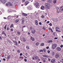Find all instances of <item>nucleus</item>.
<instances>
[{"mask_svg": "<svg viewBox=\"0 0 63 63\" xmlns=\"http://www.w3.org/2000/svg\"><path fill=\"white\" fill-rule=\"evenodd\" d=\"M26 48L28 49H29V46H27L26 47Z\"/></svg>", "mask_w": 63, "mask_h": 63, "instance_id": "obj_36", "label": "nucleus"}, {"mask_svg": "<svg viewBox=\"0 0 63 63\" xmlns=\"http://www.w3.org/2000/svg\"><path fill=\"white\" fill-rule=\"evenodd\" d=\"M15 45H16V46H17V42H15Z\"/></svg>", "mask_w": 63, "mask_h": 63, "instance_id": "obj_42", "label": "nucleus"}, {"mask_svg": "<svg viewBox=\"0 0 63 63\" xmlns=\"http://www.w3.org/2000/svg\"><path fill=\"white\" fill-rule=\"evenodd\" d=\"M53 34L54 35V36H56V33H55L54 32L53 33Z\"/></svg>", "mask_w": 63, "mask_h": 63, "instance_id": "obj_32", "label": "nucleus"}, {"mask_svg": "<svg viewBox=\"0 0 63 63\" xmlns=\"http://www.w3.org/2000/svg\"><path fill=\"white\" fill-rule=\"evenodd\" d=\"M24 60L25 61V62H27V59H24Z\"/></svg>", "mask_w": 63, "mask_h": 63, "instance_id": "obj_40", "label": "nucleus"}, {"mask_svg": "<svg viewBox=\"0 0 63 63\" xmlns=\"http://www.w3.org/2000/svg\"><path fill=\"white\" fill-rule=\"evenodd\" d=\"M48 61H50V59H48Z\"/></svg>", "mask_w": 63, "mask_h": 63, "instance_id": "obj_61", "label": "nucleus"}, {"mask_svg": "<svg viewBox=\"0 0 63 63\" xmlns=\"http://www.w3.org/2000/svg\"><path fill=\"white\" fill-rule=\"evenodd\" d=\"M49 25L50 26H52V24L51 23H50L49 24Z\"/></svg>", "mask_w": 63, "mask_h": 63, "instance_id": "obj_39", "label": "nucleus"}, {"mask_svg": "<svg viewBox=\"0 0 63 63\" xmlns=\"http://www.w3.org/2000/svg\"><path fill=\"white\" fill-rule=\"evenodd\" d=\"M57 13H59V11L57 10Z\"/></svg>", "mask_w": 63, "mask_h": 63, "instance_id": "obj_57", "label": "nucleus"}, {"mask_svg": "<svg viewBox=\"0 0 63 63\" xmlns=\"http://www.w3.org/2000/svg\"><path fill=\"white\" fill-rule=\"evenodd\" d=\"M0 1L3 3H6V0H0Z\"/></svg>", "mask_w": 63, "mask_h": 63, "instance_id": "obj_6", "label": "nucleus"}, {"mask_svg": "<svg viewBox=\"0 0 63 63\" xmlns=\"http://www.w3.org/2000/svg\"><path fill=\"white\" fill-rule=\"evenodd\" d=\"M31 31L32 33V34H35V32H36V31H35V30L32 31Z\"/></svg>", "mask_w": 63, "mask_h": 63, "instance_id": "obj_11", "label": "nucleus"}, {"mask_svg": "<svg viewBox=\"0 0 63 63\" xmlns=\"http://www.w3.org/2000/svg\"><path fill=\"white\" fill-rule=\"evenodd\" d=\"M46 48L47 49H48L49 48V47H46Z\"/></svg>", "mask_w": 63, "mask_h": 63, "instance_id": "obj_53", "label": "nucleus"}, {"mask_svg": "<svg viewBox=\"0 0 63 63\" xmlns=\"http://www.w3.org/2000/svg\"><path fill=\"white\" fill-rule=\"evenodd\" d=\"M57 47V45L56 44H54L53 45L52 48L53 49H55Z\"/></svg>", "mask_w": 63, "mask_h": 63, "instance_id": "obj_2", "label": "nucleus"}, {"mask_svg": "<svg viewBox=\"0 0 63 63\" xmlns=\"http://www.w3.org/2000/svg\"><path fill=\"white\" fill-rule=\"evenodd\" d=\"M44 51L43 50H40V52H43Z\"/></svg>", "mask_w": 63, "mask_h": 63, "instance_id": "obj_35", "label": "nucleus"}, {"mask_svg": "<svg viewBox=\"0 0 63 63\" xmlns=\"http://www.w3.org/2000/svg\"><path fill=\"white\" fill-rule=\"evenodd\" d=\"M31 40H32V41H34L35 40V39L34 38H33L31 36Z\"/></svg>", "mask_w": 63, "mask_h": 63, "instance_id": "obj_13", "label": "nucleus"}, {"mask_svg": "<svg viewBox=\"0 0 63 63\" xmlns=\"http://www.w3.org/2000/svg\"><path fill=\"white\" fill-rule=\"evenodd\" d=\"M23 42H26V40L25 39V38H23Z\"/></svg>", "mask_w": 63, "mask_h": 63, "instance_id": "obj_22", "label": "nucleus"}, {"mask_svg": "<svg viewBox=\"0 0 63 63\" xmlns=\"http://www.w3.org/2000/svg\"><path fill=\"white\" fill-rule=\"evenodd\" d=\"M8 3L9 6H12V4L11 3V2H8Z\"/></svg>", "mask_w": 63, "mask_h": 63, "instance_id": "obj_10", "label": "nucleus"}, {"mask_svg": "<svg viewBox=\"0 0 63 63\" xmlns=\"http://www.w3.org/2000/svg\"><path fill=\"white\" fill-rule=\"evenodd\" d=\"M3 60L4 61H5V60H6V59H5V58H3Z\"/></svg>", "mask_w": 63, "mask_h": 63, "instance_id": "obj_56", "label": "nucleus"}, {"mask_svg": "<svg viewBox=\"0 0 63 63\" xmlns=\"http://www.w3.org/2000/svg\"><path fill=\"white\" fill-rule=\"evenodd\" d=\"M13 42H14L15 43H16V41H15L14 40H13Z\"/></svg>", "mask_w": 63, "mask_h": 63, "instance_id": "obj_48", "label": "nucleus"}, {"mask_svg": "<svg viewBox=\"0 0 63 63\" xmlns=\"http://www.w3.org/2000/svg\"><path fill=\"white\" fill-rule=\"evenodd\" d=\"M34 58L35 59H39V57L37 56H35Z\"/></svg>", "mask_w": 63, "mask_h": 63, "instance_id": "obj_16", "label": "nucleus"}, {"mask_svg": "<svg viewBox=\"0 0 63 63\" xmlns=\"http://www.w3.org/2000/svg\"><path fill=\"white\" fill-rule=\"evenodd\" d=\"M47 23H48V24L49 23V21H47Z\"/></svg>", "mask_w": 63, "mask_h": 63, "instance_id": "obj_52", "label": "nucleus"}, {"mask_svg": "<svg viewBox=\"0 0 63 63\" xmlns=\"http://www.w3.org/2000/svg\"><path fill=\"white\" fill-rule=\"evenodd\" d=\"M35 5L36 7H38L39 6V4L38 2H36L35 3Z\"/></svg>", "mask_w": 63, "mask_h": 63, "instance_id": "obj_4", "label": "nucleus"}, {"mask_svg": "<svg viewBox=\"0 0 63 63\" xmlns=\"http://www.w3.org/2000/svg\"><path fill=\"white\" fill-rule=\"evenodd\" d=\"M45 45L44 43H42L41 44V46H44Z\"/></svg>", "mask_w": 63, "mask_h": 63, "instance_id": "obj_17", "label": "nucleus"}, {"mask_svg": "<svg viewBox=\"0 0 63 63\" xmlns=\"http://www.w3.org/2000/svg\"><path fill=\"white\" fill-rule=\"evenodd\" d=\"M56 29H59L60 28H59L58 27H56Z\"/></svg>", "mask_w": 63, "mask_h": 63, "instance_id": "obj_37", "label": "nucleus"}, {"mask_svg": "<svg viewBox=\"0 0 63 63\" xmlns=\"http://www.w3.org/2000/svg\"><path fill=\"white\" fill-rule=\"evenodd\" d=\"M56 9L57 10H59V8L58 7H56Z\"/></svg>", "mask_w": 63, "mask_h": 63, "instance_id": "obj_55", "label": "nucleus"}, {"mask_svg": "<svg viewBox=\"0 0 63 63\" xmlns=\"http://www.w3.org/2000/svg\"><path fill=\"white\" fill-rule=\"evenodd\" d=\"M55 57L56 58H58L59 57V55L58 53H56L55 54Z\"/></svg>", "mask_w": 63, "mask_h": 63, "instance_id": "obj_3", "label": "nucleus"}, {"mask_svg": "<svg viewBox=\"0 0 63 63\" xmlns=\"http://www.w3.org/2000/svg\"><path fill=\"white\" fill-rule=\"evenodd\" d=\"M22 15L23 16H27V14H25L24 13H23Z\"/></svg>", "mask_w": 63, "mask_h": 63, "instance_id": "obj_12", "label": "nucleus"}, {"mask_svg": "<svg viewBox=\"0 0 63 63\" xmlns=\"http://www.w3.org/2000/svg\"><path fill=\"white\" fill-rule=\"evenodd\" d=\"M10 56H9L7 57V59H10Z\"/></svg>", "mask_w": 63, "mask_h": 63, "instance_id": "obj_46", "label": "nucleus"}, {"mask_svg": "<svg viewBox=\"0 0 63 63\" xmlns=\"http://www.w3.org/2000/svg\"><path fill=\"white\" fill-rule=\"evenodd\" d=\"M17 33L19 35H20V32H17Z\"/></svg>", "mask_w": 63, "mask_h": 63, "instance_id": "obj_27", "label": "nucleus"}, {"mask_svg": "<svg viewBox=\"0 0 63 63\" xmlns=\"http://www.w3.org/2000/svg\"><path fill=\"white\" fill-rule=\"evenodd\" d=\"M8 19H11V16H9L8 17Z\"/></svg>", "mask_w": 63, "mask_h": 63, "instance_id": "obj_26", "label": "nucleus"}, {"mask_svg": "<svg viewBox=\"0 0 63 63\" xmlns=\"http://www.w3.org/2000/svg\"><path fill=\"white\" fill-rule=\"evenodd\" d=\"M35 24L36 25H38V24H39V23H38V21L37 20H35Z\"/></svg>", "mask_w": 63, "mask_h": 63, "instance_id": "obj_5", "label": "nucleus"}, {"mask_svg": "<svg viewBox=\"0 0 63 63\" xmlns=\"http://www.w3.org/2000/svg\"><path fill=\"white\" fill-rule=\"evenodd\" d=\"M41 17L42 18H45V16H44V15H42V16Z\"/></svg>", "mask_w": 63, "mask_h": 63, "instance_id": "obj_23", "label": "nucleus"}, {"mask_svg": "<svg viewBox=\"0 0 63 63\" xmlns=\"http://www.w3.org/2000/svg\"><path fill=\"white\" fill-rule=\"evenodd\" d=\"M35 59V58H34V57H32V60H34Z\"/></svg>", "mask_w": 63, "mask_h": 63, "instance_id": "obj_62", "label": "nucleus"}, {"mask_svg": "<svg viewBox=\"0 0 63 63\" xmlns=\"http://www.w3.org/2000/svg\"><path fill=\"white\" fill-rule=\"evenodd\" d=\"M61 11H63V8L61 10Z\"/></svg>", "mask_w": 63, "mask_h": 63, "instance_id": "obj_64", "label": "nucleus"}, {"mask_svg": "<svg viewBox=\"0 0 63 63\" xmlns=\"http://www.w3.org/2000/svg\"><path fill=\"white\" fill-rule=\"evenodd\" d=\"M24 27H25V26H23V28H22L23 30V28H24Z\"/></svg>", "mask_w": 63, "mask_h": 63, "instance_id": "obj_47", "label": "nucleus"}, {"mask_svg": "<svg viewBox=\"0 0 63 63\" xmlns=\"http://www.w3.org/2000/svg\"><path fill=\"white\" fill-rule=\"evenodd\" d=\"M39 45V42H37L36 43V46H38V45Z\"/></svg>", "mask_w": 63, "mask_h": 63, "instance_id": "obj_24", "label": "nucleus"}, {"mask_svg": "<svg viewBox=\"0 0 63 63\" xmlns=\"http://www.w3.org/2000/svg\"><path fill=\"white\" fill-rule=\"evenodd\" d=\"M43 50L44 52H46V50L44 48L43 49Z\"/></svg>", "mask_w": 63, "mask_h": 63, "instance_id": "obj_33", "label": "nucleus"}, {"mask_svg": "<svg viewBox=\"0 0 63 63\" xmlns=\"http://www.w3.org/2000/svg\"><path fill=\"white\" fill-rule=\"evenodd\" d=\"M51 55L52 56H54V52H53L52 53Z\"/></svg>", "mask_w": 63, "mask_h": 63, "instance_id": "obj_20", "label": "nucleus"}, {"mask_svg": "<svg viewBox=\"0 0 63 63\" xmlns=\"http://www.w3.org/2000/svg\"><path fill=\"white\" fill-rule=\"evenodd\" d=\"M52 40H48V43H52Z\"/></svg>", "mask_w": 63, "mask_h": 63, "instance_id": "obj_15", "label": "nucleus"}, {"mask_svg": "<svg viewBox=\"0 0 63 63\" xmlns=\"http://www.w3.org/2000/svg\"><path fill=\"white\" fill-rule=\"evenodd\" d=\"M58 39V37H55L54 38V39L55 40H56V39Z\"/></svg>", "mask_w": 63, "mask_h": 63, "instance_id": "obj_43", "label": "nucleus"}, {"mask_svg": "<svg viewBox=\"0 0 63 63\" xmlns=\"http://www.w3.org/2000/svg\"><path fill=\"white\" fill-rule=\"evenodd\" d=\"M14 26V25L13 24H12L10 26V28H12V27H13Z\"/></svg>", "mask_w": 63, "mask_h": 63, "instance_id": "obj_21", "label": "nucleus"}, {"mask_svg": "<svg viewBox=\"0 0 63 63\" xmlns=\"http://www.w3.org/2000/svg\"><path fill=\"white\" fill-rule=\"evenodd\" d=\"M2 14V13H1V12L0 11V15H1Z\"/></svg>", "mask_w": 63, "mask_h": 63, "instance_id": "obj_63", "label": "nucleus"}, {"mask_svg": "<svg viewBox=\"0 0 63 63\" xmlns=\"http://www.w3.org/2000/svg\"><path fill=\"white\" fill-rule=\"evenodd\" d=\"M23 55L22 53H21L20 54V56H22Z\"/></svg>", "mask_w": 63, "mask_h": 63, "instance_id": "obj_38", "label": "nucleus"}, {"mask_svg": "<svg viewBox=\"0 0 63 63\" xmlns=\"http://www.w3.org/2000/svg\"><path fill=\"white\" fill-rule=\"evenodd\" d=\"M55 60L54 59H52L51 61V62L52 63H55Z\"/></svg>", "mask_w": 63, "mask_h": 63, "instance_id": "obj_8", "label": "nucleus"}, {"mask_svg": "<svg viewBox=\"0 0 63 63\" xmlns=\"http://www.w3.org/2000/svg\"><path fill=\"white\" fill-rule=\"evenodd\" d=\"M22 21H24V19L23 18H22Z\"/></svg>", "mask_w": 63, "mask_h": 63, "instance_id": "obj_45", "label": "nucleus"}, {"mask_svg": "<svg viewBox=\"0 0 63 63\" xmlns=\"http://www.w3.org/2000/svg\"><path fill=\"white\" fill-rule=\"evenodd\" d=\"M43 29H44V30H46V28H45L44 27H43Z\"/></svg>", "mask_w": 63, "mask_h": 63, "instance_id": "obj_34", "label": "nucleus"}, {"mask_svg": "<svg viewBox=\"0 0 63 63\" xmlns=\"http://www.w3.org/2000/svg\"><path fill=\"white\" fill-rule=\"evenodd\" d=\"M44 9H45V7L44 6H42L41 7V10H44Z\"/></svg>", "mask_w": 63, "mask_h": 63, "instance_id": "obj_14", "label": "nucleus"}, {"mask_svg": "<svg viewBox=\"0 0 63 63\" xmlns=\"http://www.w3.org/2000/svg\"><path fill=\"white\" fill-rule=\"evenodd\" d=\"M7 30H9V28H7Z\"/></svg>", "mask_w": 63, "mask_h": 63, "instance_id": "obj_59", "label": "nucleus"}, {"mask_svg": "<svg viewBox=\"0 0 63 63\" xmlns=\"http://www.w3.org/2000/svg\"><path fill=\"white\" fill-rule=\"evenodd\" d=\"M63 7V6H62L61 7H60V9H62V8Z\"/></svg>", "mask_w": 63, "mask_h": 63, "instance_id": "obj_50", "label": "nucleus"}, {"mask_svg": "<svg viewBox=\"0 0 63 63\" xmlns=\"http://www.w3.org/2000/svg\"><path fill=\"white\" fill-rule=\"evenodd\" d=\"M43 56L44 57H47V56L46 55H43Z\"/></svg>", "mask_w": 63, "mask_h": 63, "instance_id": "obj_28", "label": "nucleus"}, {"mask_svg": "<svg viewBox=\"0 0 63 63\" xmlns=\"http://www.w3.org/2000/svg\"><path fill=\"white\" fill-rule=\"evenodd\" d=\"M2 34H5V33L4 32H3L2 33Z\"/></svg>", "mask_w": 63, "mask_h": 63, "instance_id": "obj_54", "label": "nucleus"}, {"mask_svg": "<svg viewBox=\"0 0 63 63\" xmlns=\"http://www.w3.org/2000/svg\"><path fill=\"white\" fill-rule=\"evenodd\" d=\"M24 22V21H22V23H23Z\"/></svg>", "mask_w": 63, "mask_h": 63, "instance_id": "obj_44", "label": "nucleus"}, {"mask_svg": "<svg viewBox=\"0 0 63 63\" xmlns=\"http://www.w3.org/2000/svg\"><path fill=\"white\" fill-rule=\"evenodd\" d=\"M28 4H29V1H27L25 2L24 4L25 6H26Z\"/></svg>", "mask_w": 63, "mask_h": 63, "instance_id": "obj_7", "label": "nucleus"}, {"mask_svg": "<svg viewBox=\"0 0 63 63\" xmlns=\"http://www.w3.org/2000/svg\"><path fill=\"white\" fill-rule=\"evenodd\" d=\"M60 47H61V48H62V47H63V45H61V46H60Z\"/></svg>", "mask_w": 63, "mask_h": 63, "instance_id": "obj_41", "label": "nucleus"}, {"mask_svg": "<svg viewBox=\"0 0 63 63\" xmlns=\"http://www.w3.org/2000/svg\"><path fill=\"white\" fill-rule=\"evenodd\" d=\"M45 8L46 9H49V6H48V4L47 3H46L45 4Z\"/></svg>", "mask_w": 63, "mask_h": 63, "instance_id": "obj_1", "label": "nucleus"}, {"mask_svg": "<svg viewBox=\"0 0 63 63\" xmlns=\"http://www.w3.org/2000/svg\"><path fill=\"white\" fill-rule=\"evenodd\" d=\"M47 2H48L49 3H51V0H47Z\"/></svg>", "mask_w": 63, "mask_h": 63, "instance_id": "obj_19", "label": "nucleus"}, {"mask_svg": "<svg viewBox=\"0 0 63 63\" xmlns=\"http://www.w3.org/2000/svg\"><path fill=\"white\" fill-rule=\"evenodd\" d=\"M39 25H41L42 24V23L41 22H39Z\"/></svg>", "mask_w": 63, "mask_h": 63, "instance_id": "obj_51", "label": "nucleus"}, {"mask_svg": "<svg viewBox=\"0 0 63 63\" xmlns=\"http://www.w3.org/2000/svg\"><path fill=\"white\" fill-rule=\"evenodd\" d=\"M51 31L52 32V33H53V30H52V29H51Z\"/></svg>", "mask_w": 63, "mask_h": 63, "instance_id": "obj_60", "label": "nucleus"}, {"mask_svg": "<svg viewBox=\"0 0 63 63\" xmlns=\"http://www.w3.org/2000/svg\"><path fill=\"white\" fill-rule=\"evenodd\" d=\"M53 2L54 4H56V1L55 0H53Z\"/></svg>", "mask_w": 63, "mask_h": 63, "instance_id": "obj_18", "label": "nucleus"}, {"mask_svg": "<svg viewBox=\"0 0 63 63\" xmlns=\"http://www.w3.org/2000/svg\"><path fill=\"white\" fill-rule=\"evenodd\" d=\"M17 52H18V53H20V50H18L17 51Z\"/></svg>", "mask_w": 63, "mask_h": 63, "instance_id": "obj_30", "label": "nucleus"}, {"mask_svg": "<svg viewBox=\"0 0 63 63\" xmlns=\"http://www.w3.org/2000/svg\"><path fill=\"white\" fill-rule=\"evenodd\" d=\"M18 44H20V41H18Z\"/></svg>", "mask_w": 63, "mask_h": 63, "instance_id": "obj_58", "label": "nucleus"}, {"mask_svg": "<svg viewBox=\"0 0 63 63\" xmlns=\"http://www.w3.org/2000/svg\"><path fill=\"white\" fill-rule=\"evenodd\" d=\"M50 50H48L47 51V53H50Z\"/></svg>", "mask_w": 63, "mask_h": 63, "instance_id": "obj_31", "label": "nucleus"}, {"mask_svg": "<svg viewBox=\"0 0 63 63\" xmlns=\"http://www.w3.org/2000/svg\"><path fill=\"white\" fill-rule=\"evenodd\" d=\"M11 31L12 32H13L14 31V30L13 29L11 28Z\"/></svg>", "mask_w": 63, "mask_h": 63, "instance_id": "obj_29", "label": "nucleus"}, {"mask_svg": "<svg viewBox=\"0 0 63 63\" xmlns=\"http://www.w3.org/2000/svg\"><path fill=\"white\" fill-rule=\"evenodd\" d=\"M57 49L58 51H60L61 50V48L60 47H58L57 48Z\"/></svg>", "mask_w": 63, "mask_h": 63, "instance_id": "obj_9", "label": "nucleus"}, {"mask_svg": "<svg viewBox=\"0 0 63 63\" xmlns=\"http://www.w3.org/2000/svg\"><path fill=\"white\" fill-rule=\"evenodd\" d=\"M18 21H19V20H18L17 19L16 21V23H17V22H18Z\"/></svg>", "mask_w": 63, "mask_h": 63, "instance_id": "obj_25", "label": "nucleus"}, {"mask_svg": "<svg viewBox=\"0 0 63 63\" xmlns=\"http://www.w3.org/2000/svg\"><path fill=\"white\" fill-rule=\"evenodd\" d=\"M46 61L45 60H44L43 61V62H46Z\"/></svg>", "mask_w": 63, "mask_h": 63, "instance_id": "obj_49", "label": "nucleus"}]
</instances>
